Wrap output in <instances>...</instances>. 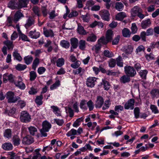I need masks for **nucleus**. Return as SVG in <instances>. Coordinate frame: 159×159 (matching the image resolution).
<instances>
[{"label": "nucleus", "mask_w": 159, "mask_h": 159, "mask_svg": "<svg viewBox=\"0 0 159 159\" xmlns=\"http://www.w3.org/2000/svg\"><path fill=\"white\" fill-rule=\"evenodd\" d=\"M131 15L133 17L137 16L140 19H143L145 17L143 14V11L142 9L138 6H136L133 7L131 10Z\"/></svg>", "instance_id": "1"}, {"label": "nucleus", "mask_w": 159, "mask_h": 159, "mask_svg": "<svg viewBox=\"0 0 159 159\" xmlns=\"http://www.w3.org/2000/svg\"><path fill=\"white\" fill-rule=\"evenodd\" d=\"M15 95L14 93L12 91H8L7 93L6 98L8 103H15L20 99L19 97Z\"/></svg>", "instance_id": "2"}, {"label": "nucleus", "mask_w": 159, "mask_h": 159, "mask_svg": "<svg viewBox=\"0 0 159 159\" xmlns=\"http://www.w3.org/2000/svg\"><path fill=\"white\" fill-rule=\"evenodd\" d=\"M20 119L21 122L27 123L31 121V117L27 111H23L20 113Z\"/></svg>", "instance_id": "3"}, {"label": "nucleus", "mask_w": 159, "mask_h": 159, "mask_svg": "<svg viewBox=\"0 0 159 159\" xmlns=\"http://www.w3.org/2000/svg\"><path fill=\"white\" fill-rule=\"evenodd\" d=\"M125 72L128 76L133 77L136 74L135 70L133 67L127 66L124 67Z\"/></svg>", "instance_id": "4"}, {"label": "nucleus", "mask_w": 159, "mask_h": 159, "mask_svg": "<svg viewBox=\"0 0 159 159\" xmlns=\"http://www.w3.org/2000/svg\"><path fill=\"white\" fill-rule=\"evenodd\" d=\"M99 14L103 20L107 21L110 20V14L109 11L107 10H102L100 11Z\"/></svg>", "instance_id": "5"}, {"label": "nucleus", "mask_w": 159, "mask_h": 159, "mask_svg": "<svg viewBox=\"0 0 159 159\" xmlns=\"http://www.w3.org/2000/svg\"><path fill=\"white\" fill-rule=\"evenodd\" d=\"M97 78L94 77H89L88 78L86 81L87 86L89 87H93L95 84V83Z\"/></svg>", "instance_id": "6"}, {"label": "nucleus", "mask_w": 159, "mask_h": 159, "mask_svg": "<svg viewBox=\"0 0 159 159\" xmlns=\"http://www.w3.org/2000/svg\"><path fill=\"white\" fill-rule=\"evenodd\" d=\"M35 22V19L34 17L29 16L25 26L26 29H28L30 26L34 25Z\"/></svg>", "instance_id": "7"}, {"label": "nucleus", "mask_w": 159, "mask_h": 159, "mask_svg": "<svg viewBox=\"0 0 159 159\" xmlns=\"http://www.w3.org/2000/svg\"><path fill=\"white\" fill-rule=\"evenodd\" d=\"M134 100L131 98L124 105L125 108L126 109L133 110L134 108Z\"/></svg>", "instance_id": "8"}, {"label": "nucleus", "mask_w": 159, "mask_h": 159, "mask_svg": "<svg viewBox=\"0 0 159 159\" xmlns=\"http://www.w3.org/2000/svg\"><path fill=\"white\" fill-rule=\"evenodd\" d=\"M43 33L45 36L47 37H52L54 35V32L52 30L48 29L45 27L43 28Z\"/></svg>", "instance_id": "9"}, {"label": "nucleus", "mask_w": 159, "mask_h": 159, "mask_svg": "<svg viewBox=\"0 0 159 159\" xmlns=\"http://www.w3.org/2000/svg\"><path fill=\"white\" fill-rule=\"evenodd\" d=\"M104 102L102 97L101 96H98L96 101L95 106L96 108H100L102 106Z\"/></svg>", "instance_id": "10"}, {"label": "nucleus", "mask_w": 159, "mask_h": 159, "mask_svg": "<svg viewBox=\"0 0 159 159\" xmlns=\"http://www.w3.org/2000/svg\"><path fill=\"white\" fill-rule=\"evenodd\" d=\"M85 72L84 68L79 67L77 69L73 70L72 73L75 75H79L80 76H82Z\"/></svg>", "instance_id": "11"}, {"label": "nucleus", "mask_w": 159, "mask_h": 159, "mask_svg": "<svg viewBox=\"0 0 159 159\" xmlns=\"http://www.w3.org/2000/svg\"><path fill=\"white\" fill-rule=\"evenodd\" d=\"M33 142V139L30 136L24 137L22 140V143L25 144H30Z\"/></svg>", "instance_id": "12"}, {"label": "nucleus", "mask_w": 159, "mask_h": 159, "mask_svg": "<svg viewBox=\"0 0 159 159\" xmlns=\"http://www.w3.org/2000/svg\"><path fill=\"white\" fill-rule=\"evenodd\" d=\"M13 76L11 74L6 73L3 75V81L4 83H6L7 80H9L11 82L13 81Z\"/></svg>", "instance_id": "13"}, {"label": "nucleus", "mask_w": 159, "mask_h": 159, "mask_svg": "<svg viewBox=\"0 0 159 159\" xmlns=\"http://www.w3.org/2000/svg\"><path fill=\"white\" fill-rule=\"evenodd\" d=\"M40 33L39 32H37L36 30L34 31H31L29 34V36L31 38L37 39L40 36Z\"/></svg>", "instance_id": "14"}, {"label": "nucleus", "mask_w": 159, "mask_h": 159, "mask_svg": "<svg viewBox=\"0 0 159 159\" xmlns=\"http://www.w3.org/2000/svg\"><path fill=\"white\" fill-rule=\"evenodd\" d=\"M28 129L30 134L32 136H34L38 134L37 129L34 126H31Z\"/></svg>", "instance_id": "15"}, {"label": "nucleus", "mask_w": 159, "mask_h": 159, "mask_svg": "<svg viewBox=\"0 0 159 159\" xmlns=\"http://www.w3.org/2000/svg\"><path fill=\"white\" fill-rule=\"evenodd\" d=\"M42 126V129H44L46 132H48L51 128L52 125L48 122L45 120L43 122Z\"/></svg>", "instance_id": "16"}, {"label": "nucleus", "mask_w": 159, "mask_h": 159, "mask_svg": "<svg viewBox=\"0 0 159 159\" xmlns=\"http://www.w3.org/2000/svg\"><path fill=\"white\" fill-rule=\"evenodd\" d=\"M113 36V31L110 30H107L106 34V38L109 41V42L111 41Z\"/></svg>", "instance_id": "17"}, {"label": "nucleus", "mask_w": 159, "mask_h": 159, "mask_svg": "<svg viewBox=\"0 0 159 159\" xmlns=\"http://www.w3.org/2000/svg\"><path fill=\"white\" fill-rule=\"evenodd\" d=\"M12 55L14 58V59L19 61H21L22 60V58L18 52V51L17 50L14 49V51L12 53Z\"/></svg>", "instance_id": "18"}, {"label": "nucleus", "mask_w": 159, "mask_h": 159, "mask_svg": "<svg viewBox=\"0 0 159 159\" xmlns=\"http://www.w3.org/2000/svg\"><path fill=\"white\" fill-rule=\"evenodd\" d=\"M151 24V21L150 20L148 19L142 21L141 23V26L142 28L145 29L148 27Z\"/></svg>", "instance_id": "19"}, {"label": "nucleus", "mask_w": 159, "mask_h": 159, "mask_svg": "<svg viewBox=\"0 0 159 159\" xmlns=\"http://www.w3.org/2000/svg\"><path fill=\"white\" fill-rule=\"evenodd\" d=\"M23 17V15L20 11H16L14 15V22L16 23L21 17Z\"/></svg>", "instance_id": "20"}, {"label": "nucleus", "mask_w": 159, "mask_h": 159, "mask_svg": "<svg viewBox=\"0 0 159 159\" xmlns=\"http://www.w3.org/2000/svg\"><path fill=\"white\" fill-rule=\"evenodd\" d=\"M126 17L125 13L123 12H121L118 13L116 16V19L118 20H122L125 18Z\"/></svg>", "instance_id": "21"}, {"label": "nucleus", "mask_w": 159, "mask_h": 159, "mask_svg": "<svg viewBox=\"0 0 159 159\" xmlns=\"http://www.w3.org/2000/svg\"><path fill=\"white\" fill-rule=\"evenodd\" d=\"M86 42L84 40H80L79 42V48L81 50H84L86 47Z\"/></svg>", "instance_id": "22"}, {"label": "nucleus", "mask_w": 159, "mask_h": 159, "mask_svg": "<svg viewBox=\"0 0 159 159\" xmlns=\"http://www.w3.org/2000/svg\"><path fill=\"white\" fill-rule=\"evenodd\" d=\"M12 143L15 146H18L20 143V140L19 137L17 135L14 136L12 139Z\"/></svg>", "instance_id": "23"}, {"label": "nucleus", "mask_w": 159, "mask_h": 159, "mask_svg": "<svg viewBox=\"0 0 159 159\" xmlns=\"http://www.w3.org/2000/svg\"><path fill=\"white\" fill-rule=\"evenodd\" d=\"M79 42L78 39L75 38H72L70 39L71 45L72 47L74 49L77 47Z\"/></svg>", "instance_id": "24"}, {"label": "nucleus", "mask_w": 159, "mask_h": 159, "mask_svg": "<svg viewBox=\"0 0 159 159\" xmlns=\"http://www.w3.org/2000/svg\"><path fill=\"white\" fill-rule=\"evenodd\" d=\"M33 59V57L30 55L25 56L23 59L25 63L27 65L30 64L32 63Z\"/></svg>", "instance_id": "25"}, {"label": "nucleus", "mask_w": 159, "mask_h": 159, "mask_svg": "<svg viewBox=\"0 0 159 159\" xmlns=\"http://www.w3.org/2000/svg\"><path fill=\"white\" fill-rule=\"evenodd\" d=\"M77 31L80 34L85 35L87 34L84 27L80 23L78 25Z\"/></svg>", "instance_id": "26"}, {"label": "nucleus", "mask_w": 159, "mask_h": 159, "mask_svg": "<svg viewBox=\"0 0 159 159\" xmlns=\"http://www.w3.org/2000/svg\"><path fill=\"white\" fill-rule=\"evenodd\" d=\"M123 36L126 38H129L130 36L131 32L130 30L127 28H125L122 30Z\"/></svg>", "instance_id": "27"}, {"label": "nucleus", "mask_w": 159, "mask_h": 159, "mask_svg": "<svg viewBox=\"0 0 159 159\" xmlns=\"http://www.w3.org/2000/svg\"><path fill=\"white\" fill-rule=\"evenodd\" d=\"M40 63L39 59L36 57L34 60L32 65V69L34 70H35L36 68L38 66Z\"/></svg>", "instance_id": "28"}, {"label": "nucleus", "mask_w": 159, "mask_h": 159, "mask_svg": "<svg viewBox=\"0 0 159 159\" xmlns=\"http://www.w3.org/2000/svg\"><path fill=\"white\" fill-rule=\"evenodd\" d=\"M15 85L21 89H24L25 88V85L21 80H18L15 82Z\"/></svg>", "instance_id": "29"}, {"label": "nucleus", "mask_w": 159, "mask_h": 159, "mask_svg": "<svg viewBox=\"0 0 159 159\" xmlns=\"http://www.w3.org/2000/svg\"><path fill=\"white\" fill-rule=\"evenodd\" d=\"M29 0H20L19 1L18 7L19 8H21L22 7H25L28 2Z\"/></svg>", "instance_id": "30"}, {"label": "nucleus", "mask_w": 159, "mask_h": 159, "mask_svg": "<svg viewBox=\"0 0 159 159\" xmlns=\"http://www.w3.org/2000/svg\"><path fill=\"white\" fill-rule=\"evenodd\" d=\"M51 107L52 109L53 112L57 116H61L60 109L57 106H51Z\"/></svg>", "instance_id": "31"}, {"label": "nucleus", "mask_w": 159, "mask_h": 159, "mask_svg": "<svg viewBox=\"0 0 159 159\" xmlns=\"http://www.w3.org/2000/svg\"><path fill=\"white\" fill-rule=\"evenodd\" d=\"M97 36L93 34H90L87 37L86 40L88 42H94L97 40Z\"/></svg>", "instance_id": "32"}, {"label": "nucleus", "mask_w": 159, "mask_h": 159, "mask_svg": "<svg viewBox=\"0 0 159 159\" xmlns=\"http://www.w3.org/2000/svg\"><path fill=\"white\" fill-rule=\"evenodd\" d=\"M102 81L104 89L106 90H108L110 89L111 86L109 83L105 79H102Z\"/></svg>", "instance_id": "33"}, {"label": "nucleus", "mask_w": 159, "mask_h": 159, "mask_svg": "<svg viewBox=\"0 0 159 159\" xmlns=\"http://www.w3.org/2000/svg\"><path fill=\"white\" fill-rule=\"evenodd\" d=\"M60 44L62 47L65 48H69L70 46L69 42L65 40H61L60 42Z\"/></svg>", "instance_id": "34"}, {"label": "nucleus", "mask_w": 159, "mask_h": 159, "mask_svg": "<svg viewBox=\"0 0 159 159\" xmlns=\"http://www.w3.org/2000/svg\"><path fill=\"white\" fill-rule=\"evenodd\" d=\"M43 99V96L42 94L39 96H37L36 97L35 102L38 105H41L43 103L42 100Z\"/></svg>", "instance_id": "35"}, {"label": "nucleus", "mask_w": 159, "mask_h": 159, "mask_svg": "<svg viewBox=\"0 0 159 159\" xmlns=\"http://www.w3.org/2000/svg\"><path fill=\"white\" fill-rule=\"evenodd\" d=\"M150 94L153 98H155L157 95H159V89H153L151 91Z\"/></svg>", "instance_id": "36"}, {"label": "nucleus", "mask_w": 159, "mask_h": 159, "mask_svg": "<svg viewBox=\"0 0 159 159\" xmlns=\"http://www.w3.org/2000/svg\"><path fill=\"white\" fill-rule=\"evenodd\" d=\"M104 55L106 57L110 58L114 56V54L111 52H110L108 50H105L103 52Z\"/></svg>", "instance_id": "37"}, {"label": "nucleus", "mask_w": 159, "mask_h": 159, "mask_svg": "<svg viewBox=\"0 0 159 159\" xmlns=\"http://www.w3.org/2000/svg\"><path fill=\"white\" fill-rule=\"evenodd\" d=\"M65 63V60L62 58L58 59L56 62V66L58 67H61L63 66Z\"/></svg>", "instance_id": "38"}, {"label": "nucleus", "mask_w": 159, "mask_h": 159, "mask_svg": "<svg viewBox=\"0 0 159 159\" xmlns=\"http://www.w3.org/2000/svg\"><path fill=\"white\" fill-rule=\"evenodd\" d=\"M2 147L4 150H9L12 149L13 146L11 143H6L2 145Z\"/></svg>", "instance_id": "39"}, {"label": "nucleus", "mask_w": 159, "mask_h": 159, "mask_svg": "<svg viewBox=\"0 0 159 159\" xmlns=\"http://www.w3.org/2000/svg\"><path fill=\"white\" fill-rule=\"evenodd\" d=\"M130 81V78L127 75H124L121 77L120 78V81L121 82L125 83H128Z\"/></svg>", "instance_id": "40"}, {"label": "nucleus", "mask_w": 159, "mask_h": 159, "mask_svg": "<svg viewBox=\"0 0 159 159\" xmlns=\"http://www.w3.org/2000/svg\"><path fill=\"white\" fill-rule=\"evenodd\" d=\"M32 11L35 15L39 16L41 14L39 8L37 6L34 7L32 9Z\"/></svg>", "instance_id": "41"}, {"label": "nucleus", "mask_w": 159, "mask_h": 159, "mask_svg": "<svg viewBox=\"0 0 159 159\" xmlns=\"http://www.w3.org/2000/svg\"><path fill=\"white\" fill-rule=\"evenodd\" d=\"M37 76L36 72L34 71H31L30 73V80L31 81H34Z\"/></svg>", "instance_id": "42"}, {"label": "nucleus", "mask_w": 159, "mask_h": 159, "mask_svg": "<svg viewBox=\"0 0 159 159\" xmlns=\"http://www.w3.org/2000/svg\"><path fill=\"white\" fill-rule=\"evenodd\" d=\"M148 72V71L146 70H142L140 71L139 75L142 79H145L146 78V75Z\"/></svg>", "instance_id": "43"}, {"label": "nucleus", "mask_w": 159, "mask_h": 159, "mask_svg": "<svg viewBox=\"0 0 159 159\" xmlns=\"http://www.w3.org/2000/svg\"><path fill=\"white\" fill-rule=\"evenodd\" d=\"M124 7V5L121 2H117L116 3L115 8L119 11L122 10Z\"/></svg>", "instance_id": "44"}, {"label": "nucleus", "mask_w": 159, "mask_h": 159, "mask_svg": "<svg viewBox=\"0 0 159 159\" xmlns=\"http://www.w3.org/2000/svg\"><path fill=\"white\" fill-rule=\"evenodd\" d=\"M116 60V61L117 65L118 66L120 67L123 66V62L122 61V57L120 56H119Z\"/></svg>", "instance_id": "45"}, {"label": "nucleus", "mask_w": 159, "mask_h": 159, "mask_svg": "<svg viewBox=\"0 0 159 159\" xmlns=\"http://www.w3.org/2000/svg\"><path fill=\"white\" fill-rule=\"evenodd\" d=\"M27 68V66L25 64H18L16 66V69L19 71L23 70Z\"/></svg>", "instance_id": "46"}, {"label": "nucleus", "mask_w": 159, "mask_h": 159, "mask_svg": "<svg viewBox=\"0 0 159 159\" xmlns=\"http://www.w3.org/2000/svg\"><path fill=\"white\" fill-rule=\"evenodd\" d=\"M111 103L110 100H106L104 102L103 106L102 107L103 110H105L109 108L111 105Z\"/></svg>", "instance_id": "47"}, {"label": "nucleus", "mask_w": 159, "mask_h": 159, "mask_svg": "<svg viewBox=\"0 0 159 159\" xmlns=\"http://www.w3.org/2000/svg\"><path fill=\"white\" fill-rule=\"evenodd\" d=\"M4 43L7 46L8 50L13 49V45L12 42L9 40H7L4 42Z\"/></svg>", "instance_id": "48"}, {"label": "nucleus", "mask_w": 159, "mask_h": 159, "mask_svg": "<svg viewBox=\"0 0 159 159\" xmlns=\"http://www.w3.org/2000/svg\"><path fill=\"white\" fill-rule=\"evenodd\" d=\"M109 67L111 68L114 67L116 64V60L113 58L110 59L108 61Z\"/></svg>", "instance_id": "49"}, {"label": "nucleus", "mask_w": 159, "mask_h": 159, "mask_svg": "<svg viewBox=\"0 0 159 159\" xmlns=\"http://www.w3.org/2000/svg\"><path fill=\"white\" fill-rule=\"evenodd\" d=\"M60 85V81L59 80L56 81L55 83L51 86L50 89L51 90H53L56 89Z\"/></svg>", "instance_id": "50"}, {"label": "nucleus", "mask_w": 159, "mask_h": 159, "mask_svg": "<svg viewBox=\"0 0 159 159\" xmlns=\"http://www.w3.org/2000/svg\"><path fill=\"white\" fill-rule=\"evenodd\" d=\"M71 64V67L74 69H76L79 67L81 64V62L79 61H77Z\"/></svg>", "instance_id": "51"}, {"label": "nucleus", "mask_w": 159, "mask_h": 159, "mask_svg": "<svg viewBox=\"0 0 159 159\" xmlns=\"http://www.w3.org/2000/svg\"><path fill=\"white\" fill-rule=\"evenodd\" d=\"M83 118L82 117H81L76 120L74 122L73 125L74 127H77L80 124V122L83 120Z\"/></svg>", "instance_id": "52"}, {"label": "nucleus", "mask_w": 159, "mask_h": 159, "mask_svg": "<svg viewBox=\"0 0 159 159\" xmlns=\"http://www.w3.org/2000/svg\"><path fill=\"white\" fill-rule=\"evenodd\" d=\"M54 120V123L59 126L62 125L64 123V121L62 119H55Z\"/></svg>", "instance_id": "53"}, {"label": "nucleus", "mask_w": 159, "mask_h": 159, "mask_svg": "<svg viewBox=\"0 0 159 159\" xmlns=\"http://www.w3.org/2000/svg\"><path fill=\"white\" fill-rule=\"evenodd\" d=\"M77 135L76 130L74 129H72L66 134L68 136H70L72 135Z\"/></svg>", "instance_id": "54"}, {"label": "nucleus", "mask_w": 159, "mask_h": 159, "mask_svg": "<svg viewBox=\"0 0 159 159\" xmlns=\"http://www.w3.org/2000/svg\"><path fill=\"white\" fill-rule=\"evenodd\" d=\"M101 47V45L99 43L93 47L92 49L94 50L96 53H98L100 50Z\"/></svg>", "instance_id": "55"}, {"label": "nucleus", "mask_w": 159, "mask_h": 159, "mask_svg": "<svg viewBox=\"0 0 159 159\" xmlns=\"http://www.w3.org/2000/svg\"><path fill=\"white\" fill-rule=\"evenodd\" d=\"M87 104L89 111H90L93 110L94 107V106L93 103L91 100H89L87 103Z\"/></svg>", "instance_id": "56"}, {"label": "nucleus", "mask_w": 159, "mask_h": 159, "mask_svg": "<svg viewBox=\"0 0 159 159\" xmlns=\"http://www.w3.org/2000/svg\"><path fill=\"white\" fill-rule=\"evenodd\" d=\"M98 43L101 44H107L109 42L107 39L104 38V37H101L100 39H98Z\"/></svg>", "instance_id": "57"}, {"label": "nucleus", "mask_w": 159, "mask_h": 159, "mask_svg": "<svg viewBox=\"0 0 159 159\" xmlns=\"http://www.w3.org/2000/svg\"><path fill=\"white\" fill-rule=\"evenodd\" d=\"M7 21L9 24L8 25V26H12L13 27H14V26L12 25V22H14V17L13 18L12 16H9L7 18Z\"/></svg>", "instance_id": "58"}, {"label": "nucleus", "mask_w": 159, "mask_h": 159, "mask_svg": "<svg viewBox=\"0 0 159 159\" xmlns=\"http://www.w3.org/2000/svg\"><path fill=\"white\" fill-rule=\"evenodd\" d=\"M151 109L152 110V112L154 114L158 113L159 112V111L157 107L154 105H151L150 107Z\"/></svg>", "instance_id": "59"}, {"label": "nucleus", "mask_w": 159, "mask_h": 159, "mask_svg": "<svg viewBox=\"0 0 159 159\" xmlns=\"http://www.w3.org/2000/svg\"><path fill=\"white\" fill-rule=\"evenodd\" d=\"M95 4V2L92 0H90L87 1L86 4V6L87 8L89 9L90 7H92V6Z\"/></svg>", "instance_id": "60"}, {"label": "nucleus", "mask_w": 159, "mask_h": 159, "mask_svg": "<svg viewBox=\"0 0 159 159\" xmlns=\"http://www.w3.org/2000/svg\"><path fill=\"white\" fill-rule=\"evenodd\" d=\"M4 136L7 138H9L11 137V131L10 129H6L4 133Z\"/></svg>", "instance_id": "61"}, {"label": "nucleus", "mask_w": 159, "mask_h": 159, "mask_svg": "<svg viewBox=\"0 0 159 159\" xmlns=\"http://www.w3.org/2000/svg\"><path fill=\"white\" fill-rule=\"evenodd\" d=\"M86 101L85 100H82L80 103V107L81 108L86 110L87 107L85 106Z\"/></svg>", "instance_id": "62"}, {"label": "nucleus", "mask_w": 159, "mask_h": 159, "mask_svg": "<svg viewBox=\"0 0 159 159\" xmlns=\"http://www.w3.org/2000/svg\"><path fill=\"white\" fill-rule=\"evenodd\" d=\"M140 110L139 107H136L134 110V113L135 118H138L139 117V115Z\"/></svg>", "instance_id": "63"}, {"label": "nucleus", "mask_w": 159, "mask_h": 159, "mask_svg": "<svg viewBox=\"0 0 159 159\" xmlns=\"http://www.w3.org/2000/svg\"><path fill=\"white\" fill-rule=\"evenodd\" d=\"M46 70V68L44 67H40L38 68L37 72L39 75L43 74Z\"/></svg>", "instance_id": "64"}]
</instances>
